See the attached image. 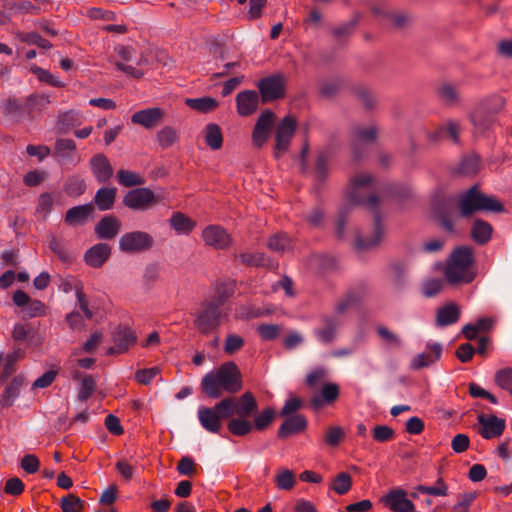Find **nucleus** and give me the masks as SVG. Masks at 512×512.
Listing matches in <instances>:
<instances>
[{
  "mask_svg": "<svg viewBox=\"0 0 512 512\" xmlns=\"http://www.w3.org/2000/svg\"><path fill=\"white\" fill-rule=\"evenodd\" d=\"M374 177L371 174L361 173L350 180V185L346 194L347 201L354 205H366L374 213V235L370 239L358 236L356 247L358 249H368L377 246L383 237V227L381 224V214L378 209L379 198L373 190Z\"/></svg>",
  "mask_w": 512,
  "mask_h": 512,
  "instance_id": "f257e3e1",
  "label": "nucleus"
},
{
  "mask_svg": "<svg viewBox=\"0 0 512 512\" xmlns=\"http://www.w3.org/2000/svg\"><path fill=\"white\" fill-rule=\"evenodd\" d=\"M243 387L242 374L233 361L221 364L217 369L205 374L201 380L202 392L209 398H220L224 392L235 394Z\"/></svg>",
  "mask_w": 512,
  "mask_h": 512,
  "instance_id": "f03ea898",
  "label": "nucleus"
},
{
  "mask_svg": "<svg viewBox=\"0 0 512 512\" xmlns=\"http://www.w3.org/2000/svg\"><path fill=\"white\" fill-rule=\"evenodd\" d=\"M457 208L463 218H470L477 212L505 211L504 205L496 197L483 193L478 184L471 186L458 196Z\"/></svg>",
  "mask_w": 512,
  "mask_h": 512,
  "instance_id": "7ed1b4c3",
  "label": "nucleus"
},
{
  "mask_svg": "<svg viewBox=\"0 0 512 512\" xmlns=\"http://www.w3.org/2000/svg\"><path fill=\"white\" fill-rule=\"evenodd\" d=\"M473 262L474 255L471 247L456 248L444 271L446 280L452 285L472 282L475 278V273L471 270Z\"/></svg>",
  "mask_w": 512,
  "mask_h": 512,
  "instance_id": "20e7f679",
  "label": "nucleus"
},
{
  "mask_svg": "<svg viewBox=\"0 0 512 512\" xmlns=\"http://www.w3.org/2000/svg\"><path fill=\"white\" fill-rule=\"evenodd\" d=\"M232 400L221 399L214 407H200L198 419L202 427L210 433H219L222 420L232 417Z\"/></svg>",
  "mask_w": 512,
  "mask_h": 512,
  "instance_id": "39448f33",
  "label": "nucleus"
},
{
  "mask_svg": "<svg viewBox=\"0 0 512 512\" xmlns=\"http://www.w3.org/2000/svg\"><path fill=\"white\" fill-rule=\"evenodd\" d=\"M223 317L222 308L204 299L194 320V326L200 334L208 335L218 329Z\"/></svg>",
  "mask_w": 512,
  "mask_h": 512,
  "instance_id": "423d86ee",
  "label": "nucleus"
},
{
  "mask_svg": "<svg viewBox=\"0 0 512 512\" xmlns=\"http://www.w3.org/2000/svg\"><path fill=\"white\" fill-rule=\"evenodd\" d=\"M163 196L156 195L150 188L138 187L123 196V204L131 210L145 211L159 204Z\"/></svg>",
  "mask_w": 512,
  "mask_h": 512,
  "instance_id": "0eeeda50",
  "label": "nucleus"
},
{
  "mask_svg": "<svg viewBox=\"0 0 512 512\" xmlns=\"http://www.w3.org/2000/svg\"><path fill=\"white\" fill-rule=\"evenodd\" d=\"M296 129L297 120L293 116L287 115L278 123L273 148V155L276 159L281 158L288 151Z\"/></svg>",
  "mask_w": 512,
  "mask_h": 512,
  "instance_id": "6e6552de",
  "label": "nucleus"
},
{
  "mask_svg": "<svg viewBox=\"0 0 512 512\" xmlns=\"http://www.w3.org/2000/svg\"><path fill=\"white\" fill-rule=\"evenodd\" d=\"M340 397V386L334 382L324 383L321 388L313 392L309 400V407L319 412L327 407H332Z\"/></svg>",
  "mask_w": 512,
  "mask_h": 512,
  "instance_id": "1a4fd4ad",
  "label": "nucleus"
},
{
  "mask_svg": "<svg viewBox=\"0 0 512 512\" xmlns=\"http://www.w3.org/2000/svg\"><path fill=\"white\" fill-rule=\"evenodd\" d=\"M153 244V237L149 233L132 231L121 236L119 249L125 253H140L149 250Z\"/></svg>",
  "mask_w": 512,
  "mask_h": 512,
  "instance_id": "9d476101",
  "label": "nucleus"
},
{
  "mask_svg": "<svg viewBox=\"0 0 512 512\" xmlns=\"http://www.w3.org/2000/svg\"><path fill=\"white\" fill-rule=\"evenodd\" d=\"M257 87L262 102L267 103L285 96L286 80L283 75L276 74L260 79Z\"/></svg>",
  "mask_w": 512,
  "mask_h": 512,
  "instance_id": "9b49d317",
  "label": "nucleus"
},
{
  "mask_svg": "<svg viewBox=\"0 0 512 512\" xmlns=\"http://www.w3.org/2000/svg\"><path fill=\"white\" fill-rule=\"evenodd\" d=\"M205 245L216 250H226L232 245V236L220 225H208L202 231Z\"/></svg>",
  "mask_w": 512,
  "mask_h": 512,
  "instance_id": "f8f14e48",
  "label": "nucleus"
},
{
  "mask_svg": "<svg viewBox=\"0 0 512 512\" xmlns=\"http://www.w3.org/2000/svg\"><path fill=\"white\" fill-rule=\"evenodd\" d=\"M382 504L393 512H415L414 503L407 498V492L402 488H394L381 498Z\"/></svg>",
  "mask_w": 512,
  "mask_h": 512,
  "instance_id": "ddd939ff",
  "label": "nucleus"
},
{
  "mask_svg": "<svg viewBox=\"0 0 512 512\" xmlns=\"http://www.w3.org/2000/svg\"><path fill=\"white\" fill-rule=\"evenodd\" d=\"M274 113L270 110H265L258 117L252 132V143L260 149L267 142L274 124Z\"/></svg>",
  "mask_w": 512,
  "mask_h": 512,
  "instance_id": "4468645a",
  "label": "nucleus"
},
{
  "mask_svg": "<svg viewBox=\"0 0 512 512\" xmlns=\"http://www.w3.org/2000/svg\"><path fill=\"white\" fill-rule=\"evenodd\" d=\"M224 399L232 400V416L236 415L240 418H248L254 415L258 409L256 398L250 391L245 392L238 398L228 396Z\"/></svg>",
  "mask_w": 512,
  "mask_h": 512,
  "instance_id": "2eb2a0df",
  "label": "nucleus"
},
{
  "mask_svg": "<svg viewBox=\"0 0 512 512\" xmlns=\"http://www.w3.org/2000/svg\"><path fill=\"white\" fill-rule=\"evenodd\" d=\"M479 423V434L484 439H494L500 437L506 427L505 420L498 418L495 415H484L478 416Z\"/></svg>",
  "mask_w": 512,
  "mask_h": 512,
  "instance_id": "dca6fc26",
  "label": "nucleus"
},
{
  "mask_svg": "<svg viewBox=\"0 0 512 512\" xmlns=\"http://www.w3.org/2000/svg\"><path fill=\"white\" fill-rule=\"evenodd\" d=\"M53 156L60 164H73L79 162L80 157L76 153V143L72 139L60 138L55 141Z\"/></svg>",
  "mask_w": 512,
  "mask_h": 512,
  "instance_id": "f3484780",
  "label": "nucleus"
},
{
  "mask_svg": "<svg viewBox=\"0 0 512 512\" xmlns=\"http://www.w3.org/2000/svg\"><path fill=\"white\" fill-rule=\"evenodd\" d=\"M137 341L136 334L133 330L127 327H120L114 332L113 343L114 346L107 350L108 355L122 354L129 350Z\"/></svg>",
  "mask_w": 512,
  "mask_h": 512,
  "instance_id": "a211bd4d",
  "label": "nucleus"
},
{
  "mask_svg": "<svg viewBox=\"0 0 512 512\" xmlns=\"http://www.w3.org/2000/svg\"><path fill=\"white\" fill-rule=\"evenodd\" d=\"M286 419L280 425L277 436L280 439H286L292 435L304 432L308 427L307 418L302 414H295L285 417Z\"/></svg>",
  "mask_w": 512,
  "mask_h": 512,
  "instance_id": "6ab92c4d",
  "label": "nucleus"
},
{
  "mask_svg": "<svg viewBox=\"0 0 512 512\" xmlns=\"http://www.w3.org/2000/svg\"><path fill=\"white\" fill-rule=\"evenodd\" d=\"M163 116L164 112L161 108L153 107L135 112L131 117V122L146 129H152L161 123Z\"/></svg>",
  "mask_w": 512,
  "mask_h": 512,
  "instance_id": "aec40b11",
  "label": "nucleus"
},
{
  "mask_svg": "<svg viewBox=\"0 0 512 512\" xmlns=\"http://www.w3.org/2000/svg\"><path fill=\"white\" fill-rule=\"evenodd\" d=\"M90 168L96 180L101 184L107 183L113 176V167L102 153H98L90 159Z\"/></svg>",
  "mask_w": 512,
  "mask_h": 512,
  "instance_id": "412c9836",
  "label": "nucleus"
},
{
  "mask_svg": "<svg viewBox=\"0 0 512 512\" xmlns=\"http://www.w3.org/2000/svg\"><path fill=\"white\" fill-rule=\"evenodd\" d=\"M111 255V246L107 243H97L84 254L85 263L92 268L102 267Z\"/></svg>",
  "mask_w": 512,
  "mask_h": 512,
  "instance_id": "4be33fe9",
  "label": "nucleus"
},
{
  "mask_svg": "<svg viewBox=\"0 0 512 512\" xmlns=\"http://www.w3.org/2000/svg\"><path fill=\"white\" fill-rule=\"evenodd\" d=\"M121 230V221L114 215H105L95 226L98 239H114Z\"/></svg>",
  "mask_w": 512,
  "mask_h": 512,
  "instance_id": "5701e85b",
  "label": "nucleus"
},
{
  "mask_svg": "<svg viewBox=\"0 0 512 512\" xmlns=\"http://www.w3.org/2000/svg\"><path fill=\"white\" fill-rule=\"evenodd\" d=\"M259 105V95L254 90H244L236 96L237 112L240 116L247 117L256 112Z\"/></svg>",
  "mask_w": 512,
  "mask_h": 512,
  "instance_id": "b1692460",
  "label": "nucleus"
},
{
  "mask_svg": "<svg viewBox=\"0 0 512 512\" xmlns=\"http://www.w3.org/2000/svg\"><path fill=\"white\" fill-rule=\"evenodd\" d=\"M235 291V280L221 281L216 283L213 295L205 299L222 308L224 304L234 295Z\"/></svg>",
  "mask_w": 512,
  "mask_h": 512,
  "instance_id": "393cba45",
  "label": "nucleus"
},
{
  "mask_svg": "<svg viewBox=\"0 0 512 512\" xmlns=\"http://www.w3.org/2000/svg\"><path fill=\"white\" fill-rule=\"evenodd\" d=\"M442 354V346L438 343L428 344L423 353L413 358L411 367L415 370L428 367L440 359Z\"/></svg>",
  "mask_w": 512,
  "mask_h": 512,
  "instance_id": "a878e982",
  "label": "nucleus"
},
{
  "mask_svg": "<svg viewBox=\"0 0 512 512\" xmlns=\"http://www.w3.org/2000/svg\"><path fill=\"white\" fill-rule=\"evenodd\" d=\"M94 211L93 204L74 206L68 209L64 216V222L69 226L83 225L91 217Z\"/></svg>",
  "mask_w": 512,
  "mask_h": 512,
  "instance_id": "bb28decb",
  "label": "nucleus"
},
{
  "mask_svg": "<svg viewBox=\"0 0 512 512\" xmlns=\"http://www.w3.org/2000/svg\"><path fill=\"white\" fill-rule=\"evenodd\" d=\"M492 234L493 227L489 222L480 218L473 221L470 235L477 245H486L491 240Z\"/></svg>",
  "mask_w": 512,
  "mask_h": 512,
  "instance_id": "cd10ccee",
  "label": "nucleus"
},
{
  "mask_svg": "<svg viewBox=\"0 0 512 512\" xmlns=\"http://www.w3.org/2000/svg\"><path fill=\"white\" fill-rule=\"evenodd\" d=\"M471 121L479 132L488 130L495 122V113L485 106L479 105L470 116Z\"/></svg>",
  "mask_w": 512,
  "mask_h": 512,
  "instance_id": "c85d7f7f",
  "label": "nucleus"
},
{
  "mask_svg": "<svg viewBox=\"0 0 512 512\" xmlns=\"http://www.w3.org/2000/svg\"><path fill=\"white\" fill-rule=\"evenodd\" d=\"M83 117L81 113L70 110L58 116L56 129L60 134H66L70 129L78 127L82 124Z\"/></svg>",
  "mask_w": 512,
  "mask_h": 512,
  "instance_id": "c756f323",
  "label": "nucleus"
},
{
  "mask_svg": "<svg viewBox=\"0 0 512 512\" xmlns=\"http://www.w3.org/2000/svg\"><path fill=\"white\" fill-rule=\"evenodd\" d=\"M116 196V187H102L96 192L93 202L100 211H107L113 208Z\"/></svg>",
  "mask_w": 512,
  "mask_h": 512,
  "instance_id": "7c9ffc66",
  "label": "nucleus"
},
{
  "mask_svg": "<svg viewBox=\"0 0 512 512\" xmlns=\"http://www.w3.org/2000/svg\"><path fill=\"white\" fill-rule=\"evenodd\" d=\"M25 379L22 375L15 376L6 386L0 397V403L3 407H10L14 400L19 396L20 389L23 387Z\"/></svg>",
  "mask_w": 512,
  "mask_h": 512,
  "instance_id": "2f4dec72",
  "label": "nucleus"
},
{
  "mask_svg": "<svg viewBox=\"0 0 512 512\" xmlns=\"http://www.w3.org/2000/svg\"><path fill=\"white\" fill-rule=\"evenodd\" d=\"M172 229L178 234L188 235L196 227V222L182 212H175L169 219Z\"/></svg>",
  "mask_w": 512,
  "mask_h": 512,
  "instance_id": "473e14b6",
  "label": "nucleus"
},
{
  "mask_svg": "<svg viewBox=\"0 0 512 512\" xmlns=\"http://www.w3.org/2000/svg\"><path fill=\"white\" fill-rule=\"evenodd\" d=\"M237 258L247 267H273L271 259L262 252H244L239 254Z\"/></svg>",
  "mask_w": 512,
  "mask_h": 512,
  "instance_id": "72a5a7b5",
  "label": "nucleus"
},
{
  "mask_svg": "<svg viewBox=\"0 0 512 512\" xmlns=\"http://www.w3.org/2000/svg\"><path fill=\"white\" fill-rule=\"evenodd\" d=\"M460 318L459 307L455 303L447 304L439 308L436 322L438 326H449L456 323Z\"/></svg>",
  "mask_w": 512,
  "mask_h": 512,
  "instance_id": "f704fd0d",
  "label": "nucleus"
},
{
  "mask_svg": "<svg viewBox=\"0 0 512 512\" xmlns=\"http://www.w3.org/2000/svg\"><path fill=\"white\" fill-rule=\"evenodd\" d=\"M205 143L212 150H219L223 145V135L219 125L209 123L204 129Z\"/></svg>",
  "mask_w": 512,
  "mask_h": 512,
  "instance_id": "c9c22d12",
  "label": "nucleus"
},
{
  "mask_svg": "<svg viewBox=\"0 0 512 512\" xmlns=\"http://www.w3.org/2000/svg\"><path fill=\"white\" fill-rule=\"evenodd\" d=\"M366 287L364 285L348 291L343 299H341L336 307L338 313H344L347 309L357 304L366 294Z\"/></svg>",
  "mask_w": 512,
  "mask_h": 512,
  "instance_id": "e433bc0d",
  "label": "nucleus"
},
{
  "mask_svg": "<svg viewBox=\"0 0 512 512\" xmlns=\"http://www.w3.org/2000/svg\"><path fill=\"white\" fill-rule=\"evenodd\" d=\"M267 247L272 252L283 253L292 248V239L286 233L279 232L268 238Z\"/></svg>",
  "mask_w": 512,
  "mask_h": 512,
  "instance_id": "4c0bfd02",
  "label": "nucleus"
},
{
  "mask_svg": "<svg viewBox=\"0 0 512 512\" xmlns=\"http://www.w3.org/2000/svg\"><path fill=\"white\" fill-rule=\"evenodd\" d=\"M117 181L124 187H138L145 184V178L137 172L120 169L117 172Z\"/></svg>",
  "mask_w": 512,
  "mask_h": 512,
  "instance_id": "58836bf2",
  "label": "nucleus"
},
{
  "mask_svg": "<svg viewBox=\"0 0 512 512\" xmlns=\"http://www.w3.org/2000/svg\"><path fill=\"white\" fill-rule=\"evenodd\" d=\"M296 475L292 470L280 469L277 471L274 483L279 490H292L296 485Z\"/></svg>",
  "mask_w": 512,
  "mask_h": 512,
  "instance_id": "ea45409f",
  "label": "nucleus"
},
{
  "mask_svg": "<svg viewBox=\"0 0 512 512\" xmlns=\"http://www.w3.org/2000/svg\"><path fill=\"white\" fill-rule=\"evenodd\" d=\"M480 168V158L476 155H469L462 158L456 173L462 176L475 175Z\"/></svg>",
  "mask_w": 512,
  "mask_h": 512,
  "instance_id": "a19ab883",
  "label": "nucleus"
},
{
  "mask_svg": "<svg viewBox=\"0 0 512 512\" xmlns=\"http://www.w3.org/2000/svg\"><path fill=\"white\" fill-rule=\"evenodd\" d=\"M86 190L85 180L78 176H69L64 184V191L70 197H78Z\"/></svg>",
  "mask_w": 512,
  "mask_h": 512,
  "instance_id": "79ce46f5",
  "label": "nucleus"
},
{
  "mask_svg": "<svg viewBox=\"0 0 512 512\" xmlns=\"http://www.w3.org/2000/svg\"><path fill=\"white\" fill-rule=\"evenodd\" d=\"M186 104L191 109L203 113L211 112L218 107V102L211 97L188 98L186 99Z\"/></svg>",
  "mask_w": 512,
  "mask_h": 512,
  "instance_id": "37998d69",
  "label": "nucleus"
},
{
  "mask_svg": "<svg viewBox=\"0 0 512 512\" xmlns=\"http://www.w3.org/2000/svg\"><path fill=\"white\" fill-rule=\"evenodd\" d=\"M228 431L235 436H245L253 430V424L246 418H232L227 424Z\"/></svg>",
  "mask_w": 512,
  "mask_h": 512,
  "instance_id": "c03bdc74",
  "label": "nucleus"
},
{
  "mask_svg": "<svg viewBox=\"0 0 512 512\" xmlns=\"http://www.w3.org/2000/svg\"><path fill=\"white\" fill-rule=\"evenodd\" d=\"M377 136V130L375 127H358L354 131L353 143L355 149L358 145L372 143Z\"/></svg>",
  "mask_w": 512,
  "mask_h": 512,
  "instance_id": "a18cd8bd",
  "label": "nucleus"
},
{
  "mask_svg": "<svg viewBox=\"0 0 512 512\" xmlns=\"http://www.w3.org/2000/svg\"><path fill=\"white\" fill-rule=\"evenodd\" d=\"M62 512H84L85 502L75 494H68L61 499Z\"/></svg>",
  "mask_w": 512,
  "mask_h": 512,
  "instance_id": "49530a36",
  "label": "nucleus"
},
{
  "mask_svg": "<svg viewBox=\"0 0 512 512\" xmlns=\"http://www.w3.org/2000/svg\"><path fill=\"white\" fill-rule=\"evenodd\" d=\"M352 478L346 472H341L333 479L330 488L338 495H345L351 489Z\"/></svg>",
  "mask_w": 512,
  "mask_h": 512,
  "instance_id": "de8ad7c7",
  "label": "nucleus"
},
{
  "mask_svg": "<svg viewBox=\"0 0 512 512\" xmlns=\"http://www.w3.org/2000/svg\"><path fill=\"white\" fill-rule=\"evenodd\" d=\"M494 382L499 388L508 391L512 396V367H504L496 371Z\"/></svg>",
  "mask_w": 512,
  "mask_h": 512,
  "instance_id": "09e8293b",
  "label": "nucleus"
},
{
  "mask_svg": "<svg viewBox=\"0 0 512 512\" xmlns=\"http://www.w3.org/2000/svg\"><path fill=\"white\" fill-rule=\"evenodd\" d=\"M275 418V410L271 407L263 409L255 418L253 428L263 431L268 428Z\"/></svg>",
  "mask_w": 512,
  "mask_h": 512,
  "instance_id": "8fccbe9b",
  "label": "nucleus"
},
{
  "mask_svg": "<svg viewBox=\"0 0 512 512\" xmlns=\"http://www.w3.org/2000/svg\"><path fill=\"white\" fill-rule=\"evenodd\" d=\"M97 387L96 381L92 375H85L81 381L80 390L78 392L77 398L81 402H86L93 393L95 392Z\"/></svg>",
  "mask_w": 512,
  "mask_h": 512,
  "instance_id": "3c124183",
  "label": "nucleus"
},
{
  "mask_svg": "<svg viewBox=\"0 0 512 512\" xmlns=\"http://www.w3.org/2000/svg\"><path fill=\"white\" fill-rule=\"evenodd\" d=\"M50 102L48 96L45 95H31L25 102L27 109V115L30 117L34 116L35 112H40Z\"/></svg>",
  "mask_w": 512,
  "mask_h": 512,
  "instance_id": "603ef678",
  "label": "nucleus"
},
{
  "mask_svg": "<svg viewBox=\"0 0 512 512\" xmlns=\"http://www.w3.org/2000/svg\"><path fill=\"white\" fill-rule=\"evenodd\" d=\"M417 490L422 494L432 495V496H446L448 494V486L444 482L442 477L437 479L435 485H433V486L419 485V486H417Z\"/></svg>",
  "mask_w": 512,
  "mask_h": 512,
  "instance_id": "864d4df0",
  "label": "nucleus"
},
{
  "mask_svg": "<svg viewBox=\"0 0 512 512\" xmlns=\"http://www.w3.org/2000/svg\"><path fill=\"white\" fill-rule=\"evenodd\" d=\"M178 140L177 132L174 128L170 126H165L157 133V141L158 144L166 149L171 147Z\"/></svg>",
  "mask_w": 512,
  "mask_h": 512,
  "instance_id": "5fc2aeb1",
  "label": "nucleus"
},
{
  "mask_svg": "<svg viewBox=\"0 0 512 512\" xmlns=\"http://www.w3.org/2000/svg\"><path fill=\"white\" fill-rule=\"evenodd\" d=\"M345 438V432L340 426H330L324 435V442L330 447H337Z\"/></svg>",
  "mask_w": 512,
  "mask_h": 512,
  "instance_id": "6e6d98bb",
  "label": "nucleus"
},
{
  "mask_svg": "<svg viewBox=\"0 0 512 512\" xmlns=\"http://www.w3.org/2000/svg\"><path fill=\"white\" fill-rule=\"evenodd\" d=\"M50 249L58 256L60 261L65 264H71L73 262V256L70 251L65 247V245L53 237L49 242Z\"/></svg>",
  "mask_w": 512,
  "mask_h": 512,
  "instance_id": "4d7b16f0",
  "label": "nucleus"
},
{
  "mask_svg": "<svg viewBox=\"0 0 512 512\" xmlns=\"http://www.w3.org/2000/svg\"><path fill=\"white\" fill-rule=\"evenodd\" d=\"M31 72L37 76L39 81L45 82L53 87L61 88L64 86L63 82L58 80L53 74L49 71L38 67L37 65H33L30 68Z\"/></svg>",
  "mask_w": 512,
  "mask_h": 512,
  "instance_id": "13d9d810",
  "label": "nucleus"
},
{
  "mask_svg": "<svg viewBox=\"0 0 512 512\" xmlns=\"http://www.w3.org/2000/svg\"><path fill=\"white\" fill-rule=\"evenodd\" d=\"M19 39L29 45H36L43 49H50L52 44L37 32L20 33Z\"/></svg>",
  "mask_w": 512,
  "mask_h": 512,
  "instance_id": "bf43d9fd",
  "label": "nucleus"
},
{
  "mask_svg": "<svg viewBox=\"0 0 512 512\" xmlns=\"http://www.w3.org/2000/svg\"><path fill=\"white\" fill-rule=\"evenodd\" d=\"M244 339L236 334H228L224 342V352L233 355L244 347Z\"/></svg>",
  "mask_w": 512,
  "mask_h": 512,
  "instance_id": "052dcab7",
  "label": "nucleus"
},
{
  "mask_svg": "<svg viewBox=\"0 0 512 512\" xmlns=\"http://www.w3.org/2000/svg\"><path fill=\"white\" fill-rule=\"evenodd\" d=\"M475 499V492L460 494L458 496L457 503L452 507L451 512H468Z\"/></svg>",
  "mask_w": 512,
  "mask_h": 512,
  "instance_id": "680f3d73",
  "label": "nucleus"
},
{
  "mask_svg": "<svg viewBox=\"0 0 512 512\" xmlns=\"http://www.w3.org/2000/svg\"><path fill=\"white\" fill-rule=\"evenodd\" d=\"M53 196L49 192H44L39 195L36 211L46 218L53 208Z\"/></svg>",
  "mask_w": 512,
  "mask_h": 512,
  "instance_id": "e2e57ef3",
  "label": "nucleus"
},
{
  "mask_svg": "<svg viewBox=\"0 0 512 512\" xmlns=\"http://www.w3.org/2000/svg\"><path fill=\"white\" fill-rule=\"evenodd\" d=\"M4 112L8 115L21 116L27 114L25 103L16 98H9L4 105Z\"/></svg>",
  "mask_w": 512,
  "mask_h": 512,
  "instance_id": "0e129e2a",
  "label": "nucleus"
},
{
  "mask_svg": "<svg viewBox=\"0 0 512 512\" xmlns=\"http://www.w3.org/2000/svg\"><path fill=\"white\" fill-rule=\"evenodd\" d=\"M373 439L379 443L392 440L395 436L394 430L386 425H376L372 431Z\"/></svg>",
  "mask_w": 512,
  "mask_h": 512,
  "instance_id": "69168bd1",
  "label": "nucleus"
},
{
  "mask_svg": "<svg viewBox=\"0 0 512 512\" xmlns=\"http://www.w3.org/2000/svg\"><path fill=\"white\" fill-rule=\"evenodd\" d=\"M302 406H303V401L301 400V398L296 397V396H291L285 401V404L280 411V416L287 417V416L295 415V413L299 409H301Z\"/></svg>",
  "mask_w": 512,
  "mask_h": 512,
  "instance_id": "338daca9",
  "label": "nucleus"
},
{
  "mask_svg": "<svg viewBox=\"0 0 512 512\" xmlns=\"http://www.w3.org/2000/svg\"><path fill=\"white\" fill-rule=\"evenodd\" d=\"M25 490V484L18 477L9 478L4 486V492L10 496H20Z\"/></svg>",
  "mask_w": 512,
  "mask_h": 512,
  "instance_id": "774afa93",
  "label": "nucleus"
}]
</instances>
